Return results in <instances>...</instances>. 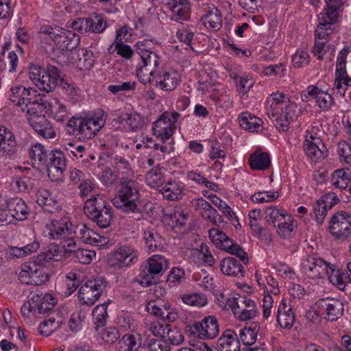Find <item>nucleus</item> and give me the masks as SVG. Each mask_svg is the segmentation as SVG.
Listing matches in <instances>:
<instances>
[{
	"label": "nucleus",
	"instance_id": "obj_16",
	"mask_svg": "<svg viewBox=\"0 0 351 351\" xmlns=\"http://www.w3.org/2000/svg\"><path fill=\"white\" fill-rule=\"evenodd\" d=\"M147 311L163 321L173 322L178 317V312L176 308H172L168 302L161 300H152L149 302L146 306Z\"/></svg>",
	"mask_w": 351,
	"mask_h": 351
},
{
	"label": "nucleus",
	"instance_id": "obj_19",
	"mask_svg": "<svg viewBox=\"0 0 351 351\" xmlns=\"http://www.w3.org/2000/svg\"><path fill=\"white\" fill-rule=\"evenodd\" d=\"M12 95L10 100L18 106L24 107L26 104H31L36 99H40V95L34 88H27L23 86H16L11 88Z\"/></svg>",
	"mask_w": 351,
	"mask_h": 351
},
{
	"label": "nucleus",
	"instance_id": "obj_5",
	"mask_svg": "<svg viewBox=\"0 0 351 351\" xmlns=\"http://www.w3.org/2000/svg\"><path fill=\"white\" fill-rule=\"evenodd\" d=\"M51 265L38 256L22 265L19 280L23 284L40 286L49 279Z\"/></svg>",
	"mask_w": 351,
	"mask_h": 351
},
{
	"label": "nucleus",
	"instance_id": "obj_24",
	"mask_svg": "<svg viewBox=\"0 0 351 351\" xmlns=\"http://www.w3.org/2000/svg\"><path fill=\"white\" fill-rule=\"evenodd\" d=\"M303 148L306 155L314 160L324 158L326 151V147L321 139L312 134L306 136Z\"/></svg>",
	"mask_w": 351,
	"mask_h": 351
},
{
	"label": "nucleus",
	"instance_id": "obj_53",
	"mask_svg": "<svg viewBox=\"0 0 351 351\" xmlns=\"http://www.w3.org/2000/svg\"><path fill=\"white\" fill-rule=\"evenodd\" d=\"M208 198L210 200L212 204H213L215 206H217L219 210H221L223 215L228 218L229 219H232L233 218L237 219L234 213L232 211L231 208L222 199L218 197L215 195H209Z\"/></svg>",
	"mask_w": 351,
	"mask_h": 351
},
{
	"label": "nucleus",
	"instance_id": "obj_39",
	"mask_svg": "<svg viewBox=\"0 0 351 351\" xmlns=\"http://www.w3.org/2000/svg\"><path fill=\"white\" fill-rule=\"evenodd\" d=\"M48 102L45 99V96L40 95V99L38 98L36 99L31 104H26L24 107H22L21 110L26 112L29 117H34L36 116H44L43 112L47 108Z\"/></svg>",
	"mask_w": 351,
	"mask_h": 351
},
{
	"label": "nucleus",
	"instance_id": "obj_11",
	"mask_svg": "<svg viewBox=\"0 0 351 351\" xmlns=\"http://www.w3.org/2000/svg\"><path fill=\"white\" fill-rule=\"evenodd\" d=\"M330 233L338 239H346L351 234V215L345 212L335 213L330 221Z\"/></svg>",
	"mask_w": 351,
	"mask_h": 351
},
{
	"label": "nucleus",
	"instance_id": "obj_26",
	"mask_svg": "<svg viewBox=\"0 0 351 351\" xmlns=\"http://www.w3.org/2000/svg\"><path fill=\"white\" fill-rule=\"evenodd\" d=\"M28 121L34 130L45 138H53L56 136L55 130L45 116L29 117Z\"/></svg>",
	"mask_w": 351,
	"mask_h": 351
},
{
	"label": "nucleus",
	"instance_id": "obj_40",
	"mask_svg": "<svg viewBox=\"0 0 351 351\" xmlns=\"http://www.w3.org/2000/svg\"><path fill=\"white\" fill-rule=\"evenodd\" d=\"M170 10L177 21H186L190 16V3L189 0H175Z\"/></svg>",
	"mask_w": 351,
	"mask_h": 351
},
{
	"label": "nucleus",
	"instance_id": "obj_63",
	"mask_svg": "<svg viewBox=\"0 0 351 351\" xmlns=\"http://www.w3.org/2000/svg\"><path fill=\"white\" fill-rule=\"evenodd\" d=\"M295 68H302L309 63V56L306 50H298L292 58Z\"/></svg>",
	"mask_w": 351,
	"mask_h": 351
},
{
	"label": "nucleus",
	"instance_id": "obj_28",
	"mask_svg": "<svg viewBox=\"0 0 351 351\" xmlns=\"http://www.w3.org/2000/svg\"><path fill=\"white\" fill-rule=\"evenodd\" d=\"M6 208L14 219L22 221L27 218L28 215L27 206L25 202L20 197H15L5 200Z\"/></svg>",
	"mask_w": 351,
	"mask_h": 351
},
{
	"label": "nucleus",
	"instance_id": "obj_23",
	"mask_svg": "<svg viewBox=\"0 0 351 351\" xmlns=\"http://www.w3.org/2000/svg\"><path fill=\"white\" fill-rule=\"evenodd\" d=\"M62 248L64 249V254H69V256H72L76 262L82 264L90 263L96 254L94 251L85 249L76 248L75 241H69L67 244H63Z\"/></svg>",
	"mask_w": 351,
	"mask_h": 351
},
{
	"label": "nucleus",
	"instance_id": "obj_52",
	"mask_svg": "<svg viewBox=\"0 0 351 351\" xmlns=\"http://www.w3.org/2000/svg\"><path fill=\"white\" fill-rule=\"evenodd\" d=\"M119 347L123 349V351H136L140 347V343L137 342L136 338L132 335L126 334L118 342Z\"/></svg>",
	"mask_w": 351,
	"mask_h": 351
},
{
	"label": "nucleus",
	"instance_id": "obj_56",
	"mask_svg": "<svg viewBox=\"0 0 351 351\" xmlns=\"http://www.w3.org/2000/svg\"><path fill=\"white\" fill-rule=\"evenodd\" d=\"M165 335L171 344L178 346L181 344L184 339L182 332L177 328H171L169 325L166 324Z\"/></svg>",
	"mask_w": 351,
	"mask_h": 351
},
{
	"label": "nucleus",
	"instance_id": "obj_62",
	"mask_svg": "<svg viewBox=\"0 0 351 351\" xmlns=\"http://www.w3.org/2000/svg\"><path fill=\"white\" fill-rule=\"evenodd\" d=\"M315 102L324 111L329 110L335 104L332 95L324 91L317 96Z\"/></svg>",
	"mask_w": 351,
	"mask_h": 351
},
{
	"label": "nucleus",
	"instance_id": "obj_64",
	"mask_svg": "<svg viewBox=\"0 0 351 351\" xmlns=\"http://www.w3.org/2000/svg\"><path fill=\"white\" fill-rule=\"evenodd\" d=\"M257 332L254 328H244L240 330V339L245 346H251L256 341Z\"/></svg>",
	"mask_w": 351,
	"mask_h": 351
},
{
	"label": "nucleus",
	"instance_id": "obj_6",
	"mask_svg": "<svg viewBox=\"0 0 351 351\" xmlns=\"http://www.w3.org/2000/svg\"><path fill=\"white\" fill-rule=\"evenodd\" d=\"M168 268L169 261L165 256L154 255L141 265L136 280L143 287L154 285L158 282L157 277L162 275Z\"/></svg>",
	"mask_w": 351,
	"mask_h": 351
},
{
	"label": "nucleus",
	"instance_id": "obj_51",
	"mask_svg": "<svg viewBox=\"0 0 351 351\" xmlns=\"http://www.w3.org/2000/svg\"><path fill=\"white\" fill-rule=\"evenodd\" d=\"M10 186L14 191L25 192L32 187V182L27 177H14Z\"/></svg>",
	"mask_w": 351,
	"mask_h": 351
},
{
	"label": "nucleus",
	"instance_id": "obj_32",
	"mask_svg": "<svg viewBox=\"0 0 351 351\" xmlns=\"http://www.w3.org/2000/svg\"><path fill=\"white\" fill-rule=\"evenodd\" d=\"M143 65H138L136 68V73L138 77L141 79V74L143 73V69L147 71L150 76L154 75V69L159 64L158 56L156 52L151 51L147 53H144L141 56Z\"/></svg>",
	"mask_w": 351,
	"mask_h": 351
},
{
	"label": "nucleus",
	"instance_id": "obj_58",
	"mask_svg": "<svg viewBox=\"0 0 351 351\" xmlns=\"http://www.w3.org/2000/svg\"><path fill=\"white\" fill-rule=\"evenodd\" d=\"M200 214L204 219L214 226H219L220 223L223 222L222 217L210 204Z\"/></svg>",
	"mask_w": 351,
	"mask_h": 351
},
{
	"label": "nucleus",
	"instance_id": "obj_27",
	"mask_svg": "<svg viewBox=\"0 0 351 351\" xmlns=\"http://www.w3.org/2000/svg\"><path fill=\"white\" fill-rule=\"evenodd\" d=\"M73 64H76L80 70H88L94 64V54L92 51L83 48L74 49L71 56Z\"/></svg>",
	"mask_w": 351,
	"mask_h": 351
},
{
	"label": "nucleus",
	"instance_id": "obj_36",
	"mask_svg": "<svg viewBox=\"0 0 351 351\" xmlns=\"http://www.w3.org/2000/svg\"><path fill=\"white\" fill-rule=\"evenodd\" d=\"M203 24L213 31H218L222 27L221 14L216 7L209 8L208 12L202 18Z\"/></svg>",
	"mask_w": 351,
	"mask_h": 351
},
{
	"label": "nucleus",
	"instance_id": "obj_15",
	"mask_svg": "<svg viewBox=\"0 0 351 351\" xmlns=\"http://www.w3.org/2000/svg\"><path fill=\"white\" fill-rule=\"evenodd\" d=\"M232 311L234 316L241 321H247L255 317L258 313L254 300L239 294Z\"/></svg>",
	"mask_w": 351,
	"mask_h": 351
},
{
	"label": "nucleus",
	"instance_id": "obj_48",
	"mask_svg": "<svg viewBox=\"0 0 351 351\" xmlns=\"http://www.w3.org/2000/svg\"><path fill=\"white\" fill-rule=\"evenodd\" d=\"M88 26H87V33H102L107 27L106 21L99 15L95 14L88 18Z\"/></svg>",
	"mask_w": 351,
	"mask_h": 351
},
{
	"label": "nucleus",
	"instance_id": "obj_3",
	"mask_svg": "<svg viewBox=\"0 0 351 351\" xmlns=\"http://www.w3.org/2000/svg\"><path fill=\"white\" fill-rule=\"evenodd\" d=\"M106 118L102 110L84 117H73L66 123V131L80 140L90 139L105 125Z\"/></svg>",
	"mask_w": 351,
	"mask_h": 351
},
{
	"label": "nucleus",
	"instance_id": "obj_60",
	"mask_svg": "<svg viewBox=\"0 0 351 351\" xmlns=\"http://www.w3.org/2000/svg\"><path fill=\"white\" fill-rule=\"evenodd\" d=\"M313 210L316 221L319 225L322 224L330 208L319 199L313 205Z\"/></svg>",
	"mask_w": 351,
	"mask_h": 351
},
{
	"label": "nucleus",
	"instance_id": "obj_22",
	"mask_svg": "<svg viewBox=\"0 0 351 351\" xmlns=\"http://www.w3.org/2000/svg\"><path fill=\"white\" fill-rule=\"evenodd\" d=\"M16 150L17 143L14 134L5 126H0V155L12 158Z\"/></svg>",
	"mask_w": 351,
	"mask_h": 351
},
{
	"label": "nucleus",
	"instance_id": "obj_38",
	"mask_svg": "<svg viewBox=\"0 0 351 351\" xmlns=\"http://www.w3.org/2000/svg\"><path fill=\"white\" fill-rule=\"evenodd\" d=\"M33 302L36 306V313H46L51 310L56 304V300L50 294H45L40 297L38 295L33 296Z\"/></svg>",
	"mask_w": 351,
	"mask_h": 351
},
{
	"label": "nucleus",
	"instance_id": "obj_44",
	"mask_svg": "<svg viewBox=\"0 0 351 351\" xmlns=\"http://www.w3.org/2000/svg\"><path fill=\"white\" fill-rule=\"evenodd\" d=\"M350 180V174L344 169L335 170L332 175V184L340 190L346 189Z\"/></svg>",
	"mask_w": 351,
	"mask_h": 351
},
{
	"label": "nucleus",
	"instance_id": "obj_17",
	"mask_svg": "<svg viewBox=\"0 0 351 351\" xmlns=\"http://www.w3.org/2000/svg\"><path fill=\"white\" fill-rule=\"evenodd\" d=\"M191 332L201 339H213L218 335L219 324L215 316L205 317L201 322L191 326Z\"/></svg>",
	"mask_w": 351,
	"mask_h": 351
},
{
	"label": "nucleus",
	"instance_id": "obj_57",
	"mask_svg": "<svg viewBox=\"0 0 351 351\" xmlns=\"http://www.w3.org/2000/svg\"><path fill=\"white\" fill-rule=\"evenodd\" d=\"M59 326V322H56V319L53 317H50L40 324L38 331L41 335L48 337Z\"/></svg>",
	"mask_w": 351,
	"mask_h": 351
},
{
	"label": "nucleus",
	"instance_id": "obj_43",
	"mask_svg": "<svg viewBox=\"0 0 351 351\" xmlns=\"http://www.w3.org/2000/svg\"><path fill=\"white\" fill-rule=\"evenodd\" d=\"M143 239L147 248L150 252L155 251L162 245V238L154 229H149L144 232Z\"/></svg>",
	"mask_w": 351,
	"mask_h": 351
},
{
	"label": "nucleus",
	"instance_id": "obj_7",
	"mask_svg": "<svg viewBox=\"0 0 351 351\" xmlns=\"http://www.w3.org/2000/svg\"><path fill=\"white\" fill-rule=\"evenodd\" d=\"M46 228L51 239L62 240L64 244H67L70 240L75 241L74 237L77 234L76 228L67 217L60 219H51L49 223H47Z\"/></svg>",
	"mask_w": 351,
	"mask_h": 351
},
{
	"label": "nucleus",
	"instance_id": "obj_50",
	"mask_svg": "<svg viewBox=\"0 0 351 351\" xmlns=\"http://www.w3.org/2000/svg\"><path fill=\"white\" fill-rule=\"evenodd\" d=\"M146 182L152 188H159L164 183V177L158 169H152L145 176Z\"/></svg>",
	"mask_w": 351,
	"mask_h": 351
},
{
	"label": "nucleus",
	"instance_id": "obj_10",
	"mask_svg": "<svg viewBox=\"0 0 351 351\" xmlns=\"http://www.w3.org/2000/svg\"><path fill=\"white\" fill-rule=\"evenodd\" d=\"M179 116L178 112L163 113L153 123V134L163 142L169 139L174 132V123Z\"/></svg>",
	"mask_w": 351,
	"mask_h": 351
},
{
	"label": "nucleus",
	"instance_id": "obj_42",
	"mask_svg": "<svg viewBox=\"0 0 351 351\" xmlns=\"http://www.w3.org/2000/svg\"><path fill=\"white\" fill-rule=\"evenodd\" d=\"M109 302H104L95 306L92 312L93 322L95 326V329L98 330L99 327L106 325L108 317V307Z\"/></svg>",
	"mask_w": 351,
	"mask_h": 351
},
{
	"label": "nucleus",
	"instance_id": "obj_13",
	"mask_svg": "<svg viewBox=\"0 0 351 351\" xmlns=\"http://www.w3.org/2000/svg\"><path fill=\"white\" fill-rule=\"evenodd\" d=\"M66 160L64 154L60 149L49 151L45 167L52 180H58L63 176L66 169Z\"/></svg>",
	"mask_w": 351,
	"mask_h": 351
},
{
	"label": "nucleus",
	"instance_id": "obj_8",
	"mask_svg": "<svg viewBox=\"0 0 351 351\" xmlns=\"http://www.w3.org/2000/svg\"><path fill=\"white\" fill-rule=\"evenodd\" d=\"M106 285V278L103 277L88 280L79 290L80 300L84 304L93 305L100 298Z\"/></svg>",
	"mask_w": 351,
	"mask_h": 351
},
{
	"label": "nucleus",
	"instance_id": "obj_46",
	"mask_svg": "<svg viewBox=\"0 0 351 351\" xmlns=\"http://www.w3.org/2000/svg\"><path fill=\"white\" fill-rule=\"evenodd\" d=\"M265 219L268 223H271L274 227L280 221L287 217V212L282 209H278L276 206H269L265 211Z\"/></svg>",
	"mask_w": 351,
	"mask_h": 351
},
{
	"label": "nucleus",
	"instance_id": "obj_55",
	"mask_svg": "<svg viewBox=\"0 0 351 351\" xmlns=\"http://www.w3.org/2000/svg\"><path fill=\"white\" fill-rule=\"evenodd\" d=\"M62 250H64L62 246L60 247L57 244H51L46 252H42L38 256L51 265L52 261L58 260L57 257L59 256Z\"/></svg>",
	"mask_w": 351,
	"mask_h": 351
},
{
	"label": "nucleus",
	"instance_id": "obj_47",
	"mask_svg": "<svg viewBox=\"0 0 351 351\" xmlns=\"http://www.w3.org/2000/svg\"><path fill=\"white\" fill-rule=\"evenodd\" d=\"M49 151L46 149L43 145L36 143L32 146L29 150V156L32 160H38L40 165L45 166L48 159Z\"/></svg>",
	"mask_w": 351,
	"mask_h": 351
},
{
	"label": "nucleus",
	"instance_id": "obj_21",
	"mask_svg": "<svg viewBox=\"0 0 351 351\" xmlns=\"http://www.w3.org/2000/svg\"><path fill=\"white\" fill-rule=\"evenodd\" d=\"M296 315L290 303L282 299L278 308L276 321L284 329H291L295 323Z\"/></svg>",
	"mask_w": 351,
	"mask_h": 351
},
{
	"label": "nucleus",
	"instance_id": "obj_29",
	"mask_svg": "<svg viewBox=\"0 0 351 351\" xmlns=\"http://www.w3.org/2000/svg\"><path fill=\"white\" fill-rule=\"evenodd\" d=\"M220 351H240V341L235 332L228 329L217 340Z\"/></svg>",
	"mask_w": 351,
	"mask_h": 351
},
{
	"label": "nucleus",
	"instance_id": "obj_54",
	"mask_svg": "<svg viewBox=\"0 0 351 351\" xmlns=\"http://www.w3.org/2000/svg\"><path fill=\"white\" fill-rule=\"evenodd\" d=\"M277 232L279 236L282 237H288L291 235L293 230V219L291 216L285 217V219L280 221L277 224Z\"/></svg>",
	"mask_w": 351,
	"mask_h": 351
},
{
	"label": "nucleus",
	"instance_id": "obj_1",
	"mask_svg": "<svg viewBox=\"0 0 351 351\" xmlns=\"http://www.w3.org/2000/svg\"><path fill=\"white\" fill-rule=\"evenodd\" d=\"M114 206L126 213L138 215L135 218L139 220L148 215L146 208H153L152 204L143 202L140 199L139 186L134 180H129L121 183V189L113 199Z\"/></svg>",
	"mask_w": 351,
	"mask_h": 351
},
{
	"label": "nucleus",
	"instance_id": "obj_4",
	"mask_svg": "<svg viewBox=\"0 0 351 351\" xmlns=\"http://www.w3.org/2000/svg\"><path fill=\"white\" fill-rule=\"evenodd\" d=\"M86 216L99 228H107L113 219V210L106 197L97 193L87 199L84 205Z\"/></svg>",
	"mask_w": 351,
	"mask_h": 351
},
{
	"label": "nucleus",
	"instance_id": "obj_30",
	"mask_svg": "<svg viewBox=\"0 0 351 351\" xmlns=\"http://www.w3.org/2000/svg\"><path fill=\"white\" fill-rule=\"evenodd\" d=\"M220 268L225 275L234 277H243L245 270L239 261L233 257H227L220 261Z\"/></svg>",
	"mask_w": 351,
	"mask_h": 351
},
{
	"label": "nucleus",
	"instance_id": "obj_9",
	"mask_svg": "<svg viewBox=\"0 0 351 351\" xmlns=\"http://www.w3.org/2000/svg\"><path fill=\"white\" fill-rule=\"evenodd\" d=\"M138 256V252L134 247L124 245L120 246L108 256V263L113 267H125L135 263Z\"/></svg>",
	"mask_w": 351,
	"mask_h": 351
},
{
	"label": "nucleus",
	"instance_id": "obj_45",
	"mask_svg": "<svg viewBox=\"0 0 351 351\" xmlns=\"http://www.w3.org/2000/svg\"><path fill=\"white\" fill-rule=\"evenodd\" d=\"M145 332H149L154 337H162L165 335L166 324L163 325L158 321H152L151 317H147L144 319Z\"/></svg>",
	"mask_w": 351,
	"mask_h": 351
},
{
	"label": "nucleus",
	"instance_id": "obj_35",
	"mask_svg": "<svg viewBox=\"0 0 351 351\" xmlns=\"http://www.w3.org/2000/svg\"><path fill=\"white\" fill-rule=\"evenodd\" d=\"M239 123L241 128L249 132H258L263 127V121L261 119L253 116L248 112L241 114L239 117Z\"/></svg>",
	"mask_w": 351,
	"mask_h": 351
},
{
	"label": "nucleus",
	"instance_id": "obj_2",
	"mask_svg": "<svg viewBox=\"0 0 351 351\" xmlns=\"http://www.w3.org/2000/svg\"><path fill=\"white\" fill-rule=\"evenodd\" d=\"M267 114L275 121V126L282 132L287 131L295 116V106L282 93H273L267 99Z\"/></svg>",
	"mask_w": 351,
	"mask_h": 351
},
{
	"label": "nucleus",
	"instance_id": "obj_25",
	"mask_svg": "<svg viewBox=\"0 0 351 351\" xmlns=\"http://www.w3.org/2000/svg\"><path fill=\"white\" fill-rule=\"evenodd\" d=\"M329 282L339 290L346 291L347 287L351 282V278L346 270L336 269L335 265L329 267L328 274L326 276Z\"/></svg>",
	"mask_w": 351,
	"mask_h": 351
},
{
	"label": "nucleus",
	"instance_id": "obj_59",
	"mask_svg": "<svg viewBox=\"0 0 351 351\" xmlns=\"http://www.w3.org/2000/svg\"><path fill=\"white\" fill-rule=\"evenodd\" d=\"M126 117L125 121L132 131L136 132L143 128L144 120L141 114L134 112L126 114Z\"/></svg>",
	"mask_w": 351,
	"mask_h": 351
},
{
	"label": "nucleus",
	"instance_id": "obj_37",
	"mask_svg": "<svg viewBox=\"0 0 351 351\" xmlns=\"http://www.w3.org/2000/svg\"><path fill=\"white\" fill-rule=\"evenodd\" d=\"M249 163L253 170H265L271 165L269 155L267 152L256 151L250 156Z\"/></svg>",
	"mask_w": 351,
	"mask_h": 351
},
{
	"label": "nucleus",
	"instance_id": "obj_61",
	"mask_svg": "<svg viewBox=\"0 0 351 351\" xmlns=\"http://www.w3.org/2000/svg\"><path fill=\"white\" fill-rule=\"evenodd\" d=\"M50 110L52 117L58 122L64 121L66 117V107L58 101H56L55 104L51 106Z\"/></svg>",
	"mask_w": 351,
	"mask_h": 351
},
{
	"label": "nucleus",
	"instance_id": "obj_14",
	"mask_svg": "<svg viewBox=\"0 0 351 351\" xmlns=\"http://www.w3.org/2000/svg\"><path fill=\"white\" fill-rule=\"evenodd\" d=\"M315 308L322 310L324 317L330 322L337 320L343 315L344 312L343 303L339 300L332 298L318 300L315 303Z\"/></svg>",
	"mask_w": 351,
	"mask_h": 351
},
{
	"label": "nucleus",
	"instance_id": "obj_33",
	"mask_svg": "<svg viewBox=\"0 0 351 351\" xmlns=\"http://www.w3.org/2000/svg\"><path fill=\"white\" fill-rule=\"evenodd\" d=\"M61 32L56 43L59 48L71 51L79 45L80 36L74 32L62 28Z\"/></svg>",
	"mask_w": 351,
	"mask_h": 351
},
{
	"label": "nucleus",
	"instance_id": "obj_34",
	"mask_svg": "<svg viewBox=\"0 0 351 351\" xmlns=\"http://www.w3.org/2000/svg\"><path fill=\"white\" fill-rule=\"evenodd\" d=\"M330 18L328 16H324L322 15H319V25L317 27L315 34V40H323L328 41L329 36L332 34V29L330 28V26L335 24L337 20H330Z\"/></svg>",
	"mask_w": 351,
	"mask_h": 351
},
{
	"label": "nucleus",
	"instance_id": "obj_18",
	"mask_svg": "<svg viewBox=\"0 0 351 351\" xmlns=\"http://www.w3.org/2000/svg\"><path fill=\"white\" fill-rule=\"evenodd\" d=\"M148 78V82H155L156 87L164 91L173 90L180 82V76L176 71H162Z\"/></svg>",
	"mask_w": 351,
	"mask_h": 351
},
{
	"label": "nucleus",
	"instance_id": "obj_49",
	"mask_svg": "<svg viewBox=\"0 0 351 351\" xmlns=\"http://www.w3.org/2000/svg\"><path fill=\"white\" fill-rule=\"evenodd\" d=\"M326 7L320 15L328 16L330 20H337L338 17L337 10L341 5V0H325Z\"/></svg>",
	"mask_w": 351,
	"mask_h": 351
},
{
	"label": "nucleus",
	"instance_id": "obj_12",
	"mask_svg": "<svg viewBox=\"0 0 351 351\" xmlns=\"http://www.w3.org/2000/svg\"><path fill=\"white\" fill-rule=\"evenodd\" d=\"M332 263L315 256H306L302 263V270L308 277L316 279L324 278L328 274Z\"/></svg>",
	"mask_w": 351,
	"mask_h": 351
},
{
	"label": "nucleus",
	"instance_id": "obj_31",
	"mask_svg": "<svg viewBox=\"0 0 351 351\" xmlns=\"http://www.w3.org/2000/svg\"><path fill=\"white\" fill-rule=\"evenodd\" d=\"M165 199L169 201H178L184 194V186L180 182L171 180L166 182L160 190Z\"/></svg>",
	"mask_w": 351,
	"mask_h": 351
},
{
	"label": "nucleus",
	"instance_id": "obj_41",
	"mask_svg": "<svg viewBox=\"0 0 351 351\" xmlns=\"http://www.w3.org/2000/svg\"><path fill=\"white\" fill-rule=\"evenodd\" d=\"M77 229L79 230L78 231L77 230V234L75 236L80 237L84 243L96 245L101 242L102 237L93 230L87 228L86 224H82L77 227Z\"/></svg>",
	"mask_w": 351,
	"mask_h": 351
},
{
	"label": "nucleus",
	"instance_id": "obj_20",
	"mask_svg": "<svg viewBox=\"0 0 351 351\" xmlns=\"http://www.w3.org/2000/svg\"><path fill=\"white\" fill-rule=\"evenodd\" d=\"M59 69L52 65L47 66L42 74L40 81H38L37 87L46 93L52 92L55 90L59 82H62Z\"/></svg>",
	"mask_w": 351,
	"mask_h": 351
}]
</instances>
